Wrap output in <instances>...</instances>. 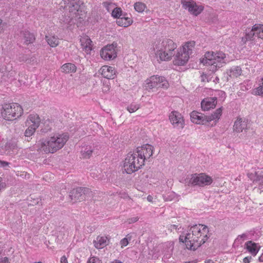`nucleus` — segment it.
Returning <instances> with one entry per match:
<instances>
[{
  "mask_svg": "<svg viewBox=\"0 0 263 263\" xmlns=\"http://www.w3.org/2000/svg\"><path fill=\"white\" fill-rule=\"evenodd\" d=\"M62 8L65 11L60 17V22L68 28L71 29L75 24L79 26L85 17V6L80 0H62L59 9Z\"/></svg>",
  "mask_w": 263,
  "mask_h": 263,
  "instance_id": "nucleus-1",
  "label": "nucleus"
},
{
  "mask_svg": "<svg viewBox=\"0 0 263 263\" xmlns=\"http://www.w3.org/2000/svg\"><path fill=\"white\" fill-rule=\"evenodd\" d=\"M209 229L204 224H195L180 235L179 240L185 243L187 249L196 250L209 238Z\"/></svg>",
  "mask_w": 263,
  "mask_h": 263,
  "instance_id": "nucleus-2",
  "label": "nucleus"
},
{
  "mask_svg": "<svg viewBox=\"0 0 263 263\" xmlns=\"http://www.w3.org/2000/svg\"><path fill=\"white\" fill-rule=\"evenodd\" d=\"M69 136L65 133H54L46 138H42L37 144L39 150L46 154L54 153L66 144Z\"/></svg>",
  "mask_w": 263,
  "mask_h": 263,
  "instance_id": "nucleus-3",
  "label": "nucleus"
},
{
  "mask_svg": "<svg viewBox=\"0 0 263 263\" xmlns=\"http://www.w3.org/2000/svg\"><path fill=\"white\" fill-rule=\"evenodd\" d=\"M177 44L172 39L165 38L158 42L154 46L158 61H169L175 55Z\"/></svg>",
  "mask_w": 263,
  "mask_h": 263,
  "instance_id": "nucleus-4",
  "label": "nucleus"
},
{
  "mask_svg": "<svg viewBox=\"0 0 263 263\" xmlns=\"http://www.w3.org/2000/svg\"><path fill=\"white\" fill-rule=\"evenodd\" d=\"M227 61L226 54L222 52H206L200 62L204 65L210 66V70L215 71L217 68L222 67Z\"/></svg>",
  "mask_w": 263,
  "mask_h": 263,
  "instance_id": "nucleus-5",
  "label": "nucleus"
},
{
  "mask_svg": "<svg viewBox=\"0 0 263 263\" xmlns=\"http://www.w3.org/2000/svg\"><path fill=\"white\" fill-rule=\"evenodd\" d=\"M195 42L194 41H188L184 43L177 50L175 53L173 63L175 65L184 66L188 62L190 55L192 54L194 49Z\"/></svg>",
  "mask_w": 263,
  "mask_h": 263,
  "instance_id": "nucleus-6",
  "label": "nucleus"
},
{
  "mask_svg": "<svg viewBox=\"0 0 263 263\" xmlns=\"http://www.w3.org/2000/svg\"><path fill=\"white\" fill-rule=\"evenodd\" d=\"M143 165V160L139 158L134 152L129 153L123 161V172L132 174L138 171Z\"/></svg>",
  "mask_w": 263,
  "mask_h": 263,
  "instance_id": "nucleus-7",
  "label": "nucleus"
},
{
  "mask_svg": "<svg viewBox=\"0 0 263 263\" xmlns=\"http://www.w3.org/2000/svg\"><path fill=\"white\" fill-rule=\"evenodd\" d=\"M23 114L22 106L16 103H5L2 105L1 115L2 117L8 121L16 119Z\"/></svg>",
  "mask_w": 263,
  "mask_h": 263,
  "instance_id": "nucleus-8",
  "label": "nucleus"
},
{
  "mask_svg": "<svg viewBox=\"0 0 263 263\" xmlns=\"http://www.w3.org/2000/svg\"><path fill=\"white\" fill-rule=\"evenodd\" d=\"M41 122V119L37 114H30L27 118L25 122L26 129L24 135L26 137L30 138L34 135L36 129L39 127Z\"/></svg>",
  "mask_w": 263,
  "mask_h": 263,
  "instance_id": "nucleus-9",
  "label": "nucleus"
},
{
  "mask_svg": "<svg viewBox=\"0 0 263 263\" xmlns=\"http://www.w3.org/2000/svg\"><path fill=\"white\" fill-rule=\"evenodd\" d=\"M213 182L212 178L205 173L194 174L189 178V184L203 187L209 185Z\"/></svg>",
  "mask_w": 263,
  "mask_h": 263,
  "instance_id": "nucleus-10",
  "label": "nucleus"
},
{
  "mask_svg": "<svg viewBox=\"0 0 263 263\" xmlns=\"http://www.w3.org/2000/svg\"><path fill=\"white\" fill-rule=\"evenodd\" d=\"M146 89H152L155 87L167 88L168 83L165 78L158 75H154L147 78L145 81Z\"/></svg>",
  "mask_w": 263,
  "mask_h": 263,
  "instance_id": "nucleus-11",
  "label": "nucleus"
},
{
  "mask_svg": "<svg viewBox=\"0 0 263 263\" xmlns=\"http://www.w3.org/2000/svg\"><path fill=\"white\" fill-rule=\"evenodd\" d=\"M181 4L184 9L195 16L199 15L204 10L202 4L197 3L193 0H181Z\"/></svg>",
  "mask_w": 263,
  "mask_h": 263,
  "instance_id": "nucleus-12",
  "label": "nucleus"
},
{
  "mask_svg": "<svg viewBox=\"0 0 263 263\" xmlns=\"http://www.w3.org/2000/svg\"><path fill=\"white\" fill-rule=\"evenodd\" d=\"M117 44H108L103 47L100 51L102 59L105 61H111L117 56Z\"/></svg>",
  "mask_w": 263,
  "mask_h": 263,
  "instance_id": "nucleus-13",
  "label": "nucleus"
},
{
  "mask_svg": "<svg viewBox=\"0 0 263 263\" xmlns=\"http://www.w3.org/2000/svg\"><path fill=\"white\" fill-rule=\"evenodd\" d=\"M153 151V146L150 144H146L137 147L134 152L139 158H141L143 160V162L144 164L145 161L152 156Z\"/></svg>",
  "mask_w": 263,
  "mask_h": 263,
  "instance_id": "nucleus-14",
  "label": "nucleus"
},
{
  "mask_svg": "<svg viewBox=\"0 0 263 263\" xmlns=\"http://www.w3.org/2000/svg\"><path fill=\"white\" fill-rule=\"evenodd\" d=\"M170 122L174 128L182 129L185 125V122L182 115L176 111H172L169 115Z\"/></svg>",
  "mask_w": 263,
  "mask_h": 263,
  "instance_id": "nucleus-15",
  "label": "nucleus"
},
{
  "mask_svg": "<svg viewBox=\"0 0 263 263\" xmlns=\"http://www.w3.org/2000/svg\"><path fill=\"white\" fill-rule=\"evenodd\" d=\"M254 36L263 39V25L255 24L250 32L247 33L245 37H242L241 41L245 43L247 41L252 40Z\"/></svg>",
  "mask_w": 263,
  "mask_h": 263,
  "instance_id": "nucleus-16",
  "label": "nucleus"
},
{
  "mask_svg": "<svg viewBox=\"0 0 263 263\" xmlns=\"http://www.w3.org/2000/svg\"><path fill=\"white\" fill-rule=\"evenodd\" d=\"M102 77L108 80L115 79L117 76V71L114 67L104 65L99 70Z\"/></svg>",
  "mask_w": 263,
  "mask_h": 263,
  "instance_id": "nucleus-17",
  "label": "nucleus"
},
{
  "mask_svg": "<svg viewBox=\"0 0 263 263\" xmlns=\"http://www.w3.org/2000/svg\"><path fill=\"white\" fill-rule=\"evenodd\" d=\"M80 42L83 51L87 54H90L92 50V42L89 37L83 34L80 36Z\"/></svg>",
  "mask_w": 263,
  "mask_h": 263,
  "instance_id": "nucleus-18",
  "label": "nucleus"
},
{
  "mask_svg": "<svg viewBox=\"0 0 263 263\" xmlns=\"http://www.w3.org/2000/svg\"><path fill=\"white\" fill-rule=\"evenodd\" d=\"M191 121L197 124H206L208 122L207 116L197 111H193L190 114Z\"/></svg>",
  "mask_w": 263,
  "mask_h": 263,
  "instance_id": "nucleus-19",
  "label": "nucleus"
},
{
  "mask_svg": "<svg viewBox=\"0 0 263 263\" xmlns=\"http://www.w3.org/2000/svg\"><path fill=\"white\" fill-rule=\"evenodd\" d=\"M242 73L241 68L237 66H233L228 69L225 73V77L228 81H233L240 76Z\"/></svg>",
  "mask_w": 263,
  "mask_h": 263,
  "instance_id": "nucleus-20",
  "label": "nucleus"
},
{
  "mask_svg": "<svg viewBox=\"0 0 263 263\" xmlns=\"http://www.w3.org/2000/svg\"><path fill=\"white\" fill-rule=\"evenodd\" d=\"M217 104V98H206L201 102V107L203 110L206 111L214 108Z\"/></svg>",
  "mask_w": 263,
  "mask_h": 263,
  "instance_id": "nucleus-21",
  "label": "nucleus"
},
{
  "mask_svg": "<svg viewBox=\"0 0 263 263\" xmlns=\"http://www.w3.org/2000/svg\"><path fill=\"white\" fill-rule=\"evenodd\" d=\"M133 19L130 14L124 13L120 18L116 21L117 24L121 27H127L133 23Z\"/></svg>",
  "mask_w": 263,
  "mask_h": 263,
  "instance_id": "nucleus-22",
  "label": "nucleus"
},
{
  "mask_svg": "<svg viewBox=\"0 0 263 263\" xmlns=\"http://www.w3.org/2000/svg\"><path fill=\"white\" fill-rule=\"evenodd\" d=\"M109 239L106 236H99L93 240L94 246L98 249L106 247L108 243Z\"/></svg>",
  "mask_w": 263,
  "mask_h": 263,
  "instance_id": "nucleus-23",
  "label": "nucleus"
},
{
  "mask_svg": "<svg viewBox=\"0 0 263 263\" xmlns=\"http://www.w3.org/2000/svg\"><path fill=\"white\" fill-rule=\"evenodd\" d=\"M247 126V121L245 119L237 118L234 124V130L237 133H240L242 132L243 129H246Z\"/></svg>",
  "mask_w": 263,
  "mask_h": 263,
  "instance_id": "nucleus-24",
  "label": "nucleus"
},
{
  "mask_svg": "<svg viewBox=\"0 0 263 263\" xmlns=\"http://www.w3.org/2000/svg\"><path fill=\"white\" fill-rule=\"evenodd\" d=\"M245 245L248 252L253 256L257 254L260 249L258 245L252 241L247 242Z\"/></svg>",
  "mask_w": 263,
  "mask_h": 263,
  "instance_id": "nucleus-25",
  "label": "nucleus"
},
{
  "mask_svg": "<svg viewBox=\"0 0 263 263\" xmlns=\"http://www.w3.org/2000/svg\"><path fill=\"white\" fill-rule=\"evenodd\" d=\"M248 176L253 182L259 181L263 178V171L261 169H257L254 172L249 173Z\"/></svg>",
  "mask_w": 263,
  "mask_h": 263,
  "instance_id": "nucleus-26",
  "label": "nucleus"
},
{
  "mask_svg": "<svg viewBox=\"0 0 263 263\" xmlns=\"http://www.w3.org/2000/svg\"><path fill=\"white\" fill-rule=\"evenodd\" d=\"M222 107H220L217 109L213 114L210 116H207L208 122H210L212 121H214L215 122L214 124L218 122L219 119L220 118L222 112Z\"/></svg>",
  "mask_w": 263,
  "mask_h": 263,
  "instance_id": "nucleus-27",
  "label": "nucleus"
},
{
  "mask_svg": "<svg viewBox=\"0 0 263 263\" xmlns=\"http://www.w3.org/2000/svg\"><path fill=\"white\" fill-rule=\"evenodd\" d=\"M61 71L65 73H72L77 71L76 66L71 63H67L63 64L61 67Z\"/></svg>",
  "mask_w": 263,
  "mask_h": 263,
  "instance_id": "nucleus-28",
  "label": "nucleus"
},
{
  "mask_svg": "<svg viewBox=\"0 0 263 263\" xmlns=\"http://www.w3.org/2000/svg\"><path fill=\"white\" fill-rule=\"evenodd\" d=\"M22 35L24 43L26 45L33 43L35 40L34 34L28 31H23Z\"/></svg>",
  "mask_w": 263,
  "mask_h": 263,
  "instance_id": "nucleus-29",
  "label": "nucleus"
},
{
  "mask_svg": "<svg viewBox=\"0 0 263 263\" xmlns=\"http://www.w3.org/2000/svg\"><path fill=\"white\" fill-rule=\"evenodd\" d=\"M93 148L91 145L82 146L81 150V156L83 158H89L91 156Z\"/></svg>",
  "mask_w": 263,
  "mask_h": 263,
  "instance_id": "nucleus-30",
  "label": "nucleus"
},
{
  "mask_svg": "<svg viewBox=\"0 0 263 263\" xmlns=\"http://www.w3.org/2000/svg\"><path fill=\"white\" fill-rule=\"evenodd\" d=\"M258 86L252 89V94L263 97V77L258 79Z\"/></svg>",
  "mask_w": 263,
  "mask_h": 263,
  "instance_id": "nucleus-31",
  "label": "nucleus"
},
{
  "mask_svg": "<svg viewBox=\"0 0 263 263\" xmlns=\"http://www.w3.org/2000/svg\"><path fill=\"white\" fill-rule=\"evenodd\" d=\"M46 40L50 46L55 47L59 44V40L57 36L52 35H46Z\"/></svg>",
  "mask_w": 263,
  "mask_h": 263,
  "instance_id": "nucleus-32",
  "label": "nucleus"
},
{
  "mask_svg": "<svg viewBox=\"0 0 263 263\" xmlns=\"http://www.w3.org/2000/svg\"><path fill=\"white\" fill-rule=\"evenodd\" d=\"M163 199L165 201H178L179 197L173 191H170L163 195Z\"/></svg>",
  "mask_w": 263,
  "mask_h": 263,
  "instance_id": "nucleus-33",
  "label": "nucleus"
},
{
  "mask_svg": "<svg viewBox=\"0 0 263 263\" xmlns=\"http://www.w3.org/2000/svg\"><path fill=\"white\" fill-rule=\"evenodd\" d=\"M101 83H102V90L103 93H108L110 89V83L108 80H102Z\"/></svg>",
  "mask_w": 263,
  "mask_h": 263,
  "instance_id": "nucleus-34",
  "label": "nucleus"
},
{
  "mask_svg": "<svg viewBox=\"0 0 263 263\" xmlns=\"http://www.w3.org/2000/svg\"><path fill=\"white\" fill-rule=\"evenodd\" d=\"M123 14L124 13H123L122 9L120 8L117 7H116V8L111 12V16L114 18H117V20L118 18L121 17Z\"/></svg>",
  "mask_w": 263,
  "mask_h": 263,
  "instance_id": "nucleus-35",
  "label": "nucleus"
},
{
  "mask_svg": "<svg viewBox=\"0 0 263 263\" xmlns=\"http://www.w3.org/2000/svg\"><path fill=\"white\" fill-rule=\"evenodd\" d=\"M134 8L136 11L141 13L145 9L146 5L145 4L141 2H136L134 4Z\"/></svg>",
  "mask_w": 263,
  "mask_h": 263,
  "instance_id": "nucleus-36",
  "label": "nucleus"
},
{
  "mask_svg": "<svg viewBox=\"0 0 263 263\" xmlns=\"http://www.w3.org/2000/svg\"><path fill=\"white\" fill-rule=\"evenodd\" d=\"M104 7L108 12H112V10L116 8V5L115 3L110 1H107L103 3Z\"/></svg>",
  "mask_w": 263,
  "mask_h": 263,
  "instance_id": "nucleus-37",
  "label": "nucleus"
},
{
  "mask_svg": "<svg viewBox=\"0 0 263 263\" xmlns=\"http://www.w3.org/2000/svg\"><path fill=\"white\" fill-rule=\"evenodd\" d=\"M140 107V105L138 103L133 102L127 107V110L130 112H134L137 111Z\"/></svg>",
  "mask_w": 263,
  "mask_h": 263,
  "instance_id": "nucleus-38",
  "label": "nucleus"
},
{
  "mask_svg": "<svg viewBox=\"0 0 263 263\" xmlns=\"http://www.w3.org/2000/svg\"><path fill=\"white\" fill-rule=\"evenodd\" d=\"M16 75V71L14 70H11L9 71L6 76L8 78V80L9 81H12L16 79L15 76Z\"/></svg>",
  "mask_w": 263,
  "mask_h": 263,
  "instance_id": "nucleus-39",
  "label": "nucleus"
},
{
  "mask_svg": "<svg viewBox=\"0 0 263 263\" xmlns=\"http://www.w3.org/2000/svg\"><path fill=\"white\" fill-rule=\"evenodd\" d=\"M132 239V235L130 234H128L126 235V237L123 238L120 241V245L122 248H124L127 246L128 244L129 241Z\"/></svg>",
  "mask_w": 263,
  "mask_h": 263,
  "instance_id": "nucleus-40",
  "label": "nucleus"
},
{
  "mask_svg": "<svg viewBox=\"0 0 263 263\" xmlns=\"http://www.w3.org/2000/svg\"><path fill=\"white\" fill-rule=\"evenodd\" d=\"M87 263H102V261L98 257L92 256L88 258Z\"/></svg>",
  "mask_w": 263,
  "mask_h": 263,
  "instance_id": "nucleus-41",
  "label": "nucleus"
},
{
  "mask_svg": "<svg viewBox=\"0 0 263 263\" xmlns=\"http://www.w3.org/2000/svg\"><path fill=\"white\" fill-rule=\"evenodd\" d=\"M28 60V55L24 54H20L17 58V60L20 62H26Z\"/></svg>",
  "mask_w": 263,
  "mask_h": 263,
  "instance_id": "nucleus-42",
  "label": "nucleus"
},
{
  "mask_svg": "<svg viewBox=\"0 0 263 263\" xmlns=\"http://www.w3.org/2000/svg\"><path fill=\"white\" fill-rule=\"evenodd\" d=\"M215 95H218L219 96L221 99L225 98L226 97V93L224 91L220 90H217L215 91Z\"/></svg>",
  "mask_w": 263,
  "mask_h": 263,
  "instance_id": "nucleus-43",
  "label": "nucleus"
},
{
  "mask_svg": "<svg viewBox=\"0 0 263 263\" xmlns=\"http://www.w3.org/2000/svg\"><path fill=\"white\" fill-rule=\"evenodd\" d=\"M139 217L138 216H134L128 218L127 220V222L129 224H131L133 223H135L139 220Z\"/></svg>",
  "mask_w": 263,
  "mask_h": 263,
  "instance_id": "nucleus-44",
  "label": "nucleus"
},
{
  "mask_svg": "<svg viewBox=\"0 0 263 263\" xmlns=\"http://www.w3.org/2000/svg\"><path fill=\"white\" fill-rule=\"evenodd\" d=\"M5 28V23H3V20L0 18V34L4 32Z\"/></svg>",
  "mask_w": 263,
  "mask_h": 263,
  "instance_id": "nucleus-45",
  "label": "nucleus"
},
{
  "mask_svg": "<svg viewBox=\"0 0 263 263\" xmlns=\"http://www.w3.org/2000/svg\"><path fill=\"white\" fill-rule=\"evenodd\" d=\"M0 263H10L8 258L7 257H1L0 258Z\"/></svg>",
  "mask_w": 263,
  "mask_h": 263,
  "instance_id": "nucleus-46",
  "label": "nucleus"
},
{
  "mask_svg": "<svg viewBox=\"0 0 263 263\" xmlns=\"http://www.w3.org/2000/svg\"><path fill=\"white\" fill-rule=\"evenodd\" d=\"M60 261L61 263H68L67 259L65 256H63L61 258Z\"/></svg>",
  "mask_w": 263,
  "mask_h": 263,
  "instance_id": "nucleus-47",
  "label": "nucleus"
},
{
  "mask_svg": "<svg viewBox=\"0 0 263 263\" xmlns=\"http://www.w3.org/2000/svg\"><path fill=\"white\" fill-rule=\"evenodd\" d=\"M5 184L2 182V179L0 177V191L5 187Z\"/></svg>",
  "mask_w": 263,
  "mask_h": 263,
  "instance_id": "nucleus-48",
  "label": "nucleus"
},
{
  "mask_svg": "<svg viewBox=\"0 0 263 263\" xmlns=\"http://www.w3.org/2000/svg\"><path fill=\"white\" fill-rule=\"evenodd\" d=\"M147 200L148 202H154V198L152 196H151L150 195L147 197Z\"/></svg>",
  "mask_w": 263,
  "mask_h": 263,
  "instance_id": "nucleus-49",
  "label": "nucleus"
},
{
  "mask_svg": "<svg viewBox=\"0 0 263 263\" xmlns=\"http://www.w3.org/2000/svg\"><path fill=\"white\" fill-rule=\"evenodd\" d=\"M8 165V163L6 162L0 161V166L5 167Z\"/></svg>",
  "mask_w": 263,
  "mask_h": 263,
  "instance_id": "nucleus-50",
  "label": "nucleus"
},
{
  "mask_svg": "<svg viewBox=\"0 0 263 263\" xmlns=\"http://www.w3.org/2000/svg\"><path fill=\"white\" fill-rule=\"evenodd\" d=\"M250 259L248 257H246L243 259V263H249Z\"/></svg>",
  "mask_w": 263,
  "mask_h": 263,
  "instance_id": "nucleus-51",
  "label": "nucleus"
},
{
  "mask_svg": "<svg viewBox=\"0 0 263 263\" xmlns=\"http://www.w3.org/2000/svg\"><path fill=\"white\" fill-rule=\"evenodd\" d=\"M169 246H170V248L171 249V250H172L173 248V243L172 242H170Z\"/></svg>",
  "mask_w": 263,
  "mask_h": 263,
  "instance_id": "nucleus-52",
  "label": "nucleus"
},
{
  "mask_svg": "<svg viewBox=\"0 0 263 263\" xmlns=\"http://www.w3.org/2000/svg\"><path fill=\"white\" fill-rule=\"evenodd\" d=\"M205 78H206V75L205 74H203L202 76H201L202 81H205Z\"/></svg>",
  "mask_w": 263,
  "mask_h": 263,
  "instance_id": "nucleus-53",
  "label": "nucleus"
},
{
  "mask_svg": "<svg viewBox=\"0 0 263 263\" xmlns=\"http://www.w3.org/2000/svg\"><path fill=\"white\" fill-rule=\"evenodd\" d=\"M205 263H214L212 260L209 259L205 261Z\"/></svg>",
  "mask_w": 263,
  "mask_h": 263,
  "instance_id": "nucleus-54",
  "label": "nucleus"
},
{
  "mask_svg": "<svg viewBox=\"0 0 263 263\" xmlns=\"http://www.w3.org/2000/svg\"><path fill=\"white\" fill-rule=\"evenodd\" d=\"M111 263H122V262L120 261L115 260L112 261Z\"/></svg>",
  "mask_w": 263,
  "mask_h": 263,
  "instance_id": "nucleus-55",
  "label": "nucleus"
},
{
  "mask_svg": "<svg viewBox=\"0 0 263 263\" xmlns=\"http://www.w3.org/2000/svg\"><path fill=\"white\" fill-rule=\"evenodd\" d=\"M259 187L260 190H263V183L259 185Z\"/></svg>",
  "mask_w": 263,
  "mask_h": 263,
  "instance_id": "nucleus-56",
  "label": "nucleus"
},
{
  "mask_svg": "<svg viewBox=\"0 0 263 263\" xmlns=\"http://www.w3.org/2000/svg\"><path fill=\"white\" fill-rule=\"evenodd\" d=\"M48 175H50L51 174L49 173H47L44 176H47Z\"/></svg>",
  "mask_w": 263,
  "mask_h": 263,
  "instance_id": "nucleus-57",
  "label": "nucleus"
},
{
  "mask_svg": "<svg viewBox=\"0 0 263 263\" xmlns=\"http://www.w3.org/2000/svg\"><path fill=\"white\" fill-rule=\"evenodd\" d=\"M7 147H8V145H7L5 146V148L7 149Z\"/></svg>",
  "mask_w": 263,
  "mask_h": 263,
  "instance_id": "nucleus-58",
  "label": "nucleus"
},
{
  "mask_svg": "<svg viewBox=\"0 0 263 263\" xmlns=\"http://www.w3.org/2000/svg\"><path fill=\"white\" fill-rule=\"evenodd\" d=\"M34 263H42V262L39 261V262H34Z\"/></svg>",
  "mask_w": 263,
  "mask_h": 263,
  "instance_id": "nucleus-59",
  "label": "nucleus"
},
{
  "mask_svg": "<svg viewBox=\"0 0 263 263\" xmlns=\"http://www.w3.org/2000/svg\"><path fill=\"white\" fill-rule=\"evenodd\" d=\"M18 81H19L20 82H21V81H20V80H18ZM20 83L21 84V83Z\"/></svg>",
  "mask_w": 263,
  "mask_h": 263,
  "instance_id": "nucleus-60",
  "label": "nucleus"
}]
</instances>
